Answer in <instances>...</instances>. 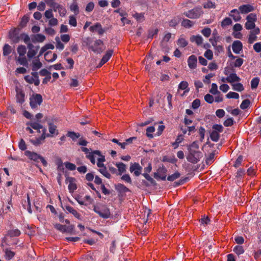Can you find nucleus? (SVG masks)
Instances as JSON below:
<instances>
[{"label":"nucleus","mask_w":261,"mask_h":261,"mask_svg":"<svg viewBox=\"0 0 261 261\" xmlns=\"http://www.w3.org/2000/svg\"><path fill=\"white\" fill-rule=\"evenodd\" d=\"M199 146L197 141L193 142L187 146L188 153L186 158L189 162L192 164H196L200 161L202 158V153L199 150Z\"/></svg>","instance_id":"f257e3e1"},{"label":"nucleus","mask_w":261,"mask_h":261,"mask_svg":"<svg viewBox=\"0 0 261 261\" xmlns=\"http://www.w3.org/2000/svg\"><path fill=\"white\" fill-rule=\"evenodd\" d=\"M93 210L99 217L103 219H108L111 216L110 210L106 205L102 204L101 206L94 205Z\"/></svg>","instance_id":"f03ea898"},{"label":"nucleus","mask_w":261,"mask_h":261,"mask_svg":"<svg viewBox=\"0 0 261 261\" xmlns=\"http://www.w3.org/2000/svg\"><path fill=\"white\" fill-rule=\"evenodd\" d=\"M24 154L31 160H33L35 162H39L40 160L44 166L46 167L47 165V162L45 159L35 152L25 150Z\"/></svg>","instance_id":"7ed1b4c3"},{"label":"nucleus","mask_w":261,"mask_h":261,"mask_svg":"<svg viewBox=\"0 0 261 261\" xmlns=\"http://www.w3.org/2000/svg\"><path fill=\"white\" fill-rule=\"evenodd\" d=\"M81 149L85 152L86 158L89 160L92 164H95V163L94 155H100V151L99 150H95L92 151L91 148L88 149L85 147H81Z\"/></svg>","instance_id":"20e7f679"},{"label":"nucleus","mask_w":261,"mask_h":261,"mask_svg":"<svg viewBox=\"0 0 261 261\" xmlns=\"http://www.w3.org/2000/svg\"><path fill=\"white\" fill-rule=\"evenodd\" d=\"M203 13L201 7H196L184 13L186 17L191 19H196L199 18Z\"/></svg>","instance_id":"39448f33"},{"label":"nucleus","mask_w":261,"mask_h":261,"mask_svg":"<svg viewBox=\"0 0 261 261\" xmlns=\"http://www.w3.org/2000/svg\"><path fill=\"white\" fill-rule=\"evenodd\" d=\"M30 105L32 109L36 108L42 102V97L40 94H33L30 98Z\"/></svg>","instance_id":"423d86ee"},{"label":"nucleus","mask_w":261,"mask_h":261,"mask_svg":"<svg viewBox=\"0 0 261 261\" xmlns=\"http://www.w3.org/2000/svg\"><path fill=\"white\" fill-rule=\"evenodd\" d=\"M103 47V42L100 39H97L94 41L93 44L90 46V48L95 53L100 54L105 49Z\"/></svg>","instance_id":"0eeeda50"},{"label":"nucleus","mask_w":261,"mask_h":261,"mask_svg":"<svg viewBox=\"0 0 261 261\" xmlns=\"http://www.w3.org/2000/svg\"><path fill=\"white\" fill-rule=\"evenodd\" d=\"M167 172V169L163 165L158 168L157 172H154L153 173V177L157 180L161 179L162 180H165L166 179Z\"/></svg>","instance_id":"6e6552de"},{"label":"nucleus","mask_w":261,"mask_h":261,"mask_svg":"<svg viewBox=\"0 0 261 261\" xmlns=\"http://www.w3.org/2000/svg\"><path fill=\"white\" fill-rule=\"evenodd\" d=\"M19 29L14 28L9 33V37L14 43H17L20 40V34L19 35Z\"/></svg>","instance_id":"1a4fd4ad"},{"label":"nucleus","mask_w":261,"mask_h":261,"mask_svg":"<svg viewBox=\"0 0 261 261\" xmlns=\"http://www.w3.org/2000/svg\"><path fill=\"white\" fill-rule=\"evenodd\" d=\"M45 121H47L48 125V129L50 134L53 135L57 132V134H58V130H57V126L54 123L57 121L56 119L53 118H46Z\"/></svg>","instance_id":"9d476101"},{"label":"nucleus","mask_w":261,"mask_h":261,"mask_svg":"<svg viewBox=\"0 0 261 261\" xmlns=\"http://www.w3.org/2000/svg\"><path fill=\"white\" fill-rule=\"evenodd\" d=\"M89 30L91 32H97L98 35H102L106 32L107 30L102 28L100 23L96 22L94 25L90 27Z\"/></svg>","instance_id":"9b49d317"},{"label":"nucleus","mask_w":261,"mask_h":261,"mask_svg":"<svg viewBox=\"0 0 261 261\" xmlns=\"http://www.w3.org/2000/svg\"><path fill=\"white\" fill-rule=\"evenodd\" d=\"M55 227L62 232L68 233H71L74 229V226L72 225L66 226L60 224H56Z\"/></svg>","instance_id":"f8f14e48"},{"label":"nucleus","mask_w":261,"mask_h":261,"mask_svg":"<svg viewBox=\"0 0 261 261\" xmlns=\"http://www.w3.org/2000/svg\"><path fill=\"white\" fill-rule=\"evenodd\" d=\"M142 169V167L138 163L131 164L129 167L130 172H134L136 176H138L141 174Z\"/></svg>","instance_id":"ddd939ff"},{"label":"nucleus","mask_w":261,"mask_h":261,"mask_svg":"<svg viewBox=\"0 0 261 261\" xmlns=\"http://www.w3.org/2000/svg\"><path fill=\"white\" fill-rule=\"evenodd\" d=\"M238 9L241 14H247L253 11L255 7L250 4H246L239 6Z\"/></svg>","instance_id":"4468645a"},{"label":"nucleus","mask_w":261,"mask_h":261,"mask_svg":"<svg viewBox=\"0 0 261 261\" xmlns=\"http://www.w3.org/2000/svg\"><path fill=\"white\" fill-rule=\"evenodd\" d=\"M16 101L19 104H22L24 102L25 94L23 90L19 88L18 87H16Z\"/></svg>","instance_id":"2eb2a0df"},{"label":"nucleus","mask_w":261,"mask_h":261,"mask_svg":"<svg viewBox=\"0 0 261 261\" xmlns=\"http://www.w3.org/2000/svg\"><path fill=\"white\" fill-rule=\"evenodd\" d=\"M75 180L74 177L69 176H67L65 179V182L69 183L68 188L70 193L73 192L77 189L76 185L74 183Z\"/></svg>","instance_id":"dca6fc26"},{"label":"nucleus","mask_w":261,"mask_h":261,"mask_svg":"<svg viewBox=\"0 0 261 261\" xmlns=\"http://www.w3.org/2000/svg\"><path fill=\"white\" fill-rule=\"evenodd\" d=\"M232 49L233 51L236 54H240L243 49V44L239 40L234 41L232 44Z\"/></svg>","instance_id":"f3484780"},{"label":"nucleus","mask_w":261,"mask_h":261,"mask_svg":"<svg viewBox=\"0 0 261 261\" xmlns=\"http://www.w3.org/2000/svg\"><path fill=\"white\" fill-rule=\"evenodd\" d=\"M188 65L190 69H195L197 67V59L195 55L190 56L188 59Z\"/></svg>","instance_id":"a211bd4d"},{"label":"nucleus","mask_w":261,"mask_h":261,"mask_svg":"<svg viewBox=\"0 0 261 261\" xmlns=\"http://www.w3.org/2000/svg\"><path fill=\"white\" fill-rule=\"evenodd\" d=\"M31 38V41L34 43L36 42H43L45 40V36L41 34L32 35Z\"/></svg>","instance_id":"6ab92c4d"},{"label":"nucleus","mask_w":261,"mask_h":261,"mask_svg":"<svg viewBox=\"0 0 261 261\" xmlns=\"http://www.w3.org/2000/svg\"><path fill=\"white\" fill-rule=\"evenodd\" d=\"M227 82L232 84H234V82H239L241 81V79L238 76L236 73H230L229 76L226 77Z\"/></svg>","instance_id":"aec40b11"},{"label":"nucleus","mask_w":261,"mask_h":261,"mask_svg":"<svg viewBox=\"0 0 261 261\" xmlns=\"http://www.w3.org/2000/svg\"><path fill=\"white\" fill-rule=\"evenodd\" d=\"M116 190L120 194L129 192L130 190L124 185L119 183L115 185Z\"/></svg>","instance_id":"412c9836"},{"label":"nucleus","mask_w":261,"mask_h":261,"mask_svg":"<svg viewBox=\"0 0 261 261\" xmlns=\"http://www.w3.org/2000/svg\"><path fill=\"white\" fill-rule=\"evenodd\" d=\"M115 166L117 167V175H121L126 172V166L122 162L116 163Z\"/></svg>","instance_id":"4be33fe9"},{"label":"nucleus","mask_w":261,"mask_h":261,"mask_svg":"<svg viewBox=\"0 0 261 261\" xmlns=\"http://www.w3.org/2000/svg\"><path fill=\"white\" fill-rule=\"evenodd\" d=\"M3 251L5 253L4 257L7 260H11L15 255V253L11 251L9 248L4 249Z\"/></svg>","instance_id":"5701e85b"},{"label":"nucleus","mask_w":261,"mask_h":261,"mask_svg":"<svg viewBox=\"0 0 261 261\" xmlns=\"http://www.w3.org/2000/svg\"><path fill=\"white\" fill-rule=\"evenodd\" d=\"M62 207L64 209L65 208L69 213L72 214L77 219H81V215L72 206L69 205H65L64 207Z\"/></svg>","instance_id":"b1692460"},{"label":"nucleus","mask_w":261,"mask_h":261,"mask_svg":"<svg viewBox=\"0 0 261 261\" xmlns=\"http://www.w3.org/2000/svg\"><path fill=\"white\" fill-rule=\"evenodd\" d=\"M240 13H241L239 11V9L237 10L236 9H234L230 11L229 15L231 17H232V18L235 21H238L241 19V17L240 15Z\"/></svg>","instance_id":"393cba45"},{"label":"nucleus","mask_w":261,"mask_h":261,"mask_svg":"<svg viewBox=\"0 0 261 261\" xmlns=\"http://www.w3.org/2000/svg\"><path fill=\"white\" fill-rule=\"evenodd\" d=\"M190 41L192 42H195L197 45H200L202 43L203 38L200 35H193L190 37Z\"/></svg>","instance_id":"a878e982"},{"label":"nucleus","mask_w":261,"mask_h":261,"mask_svg":"<svg viewBox=\"0 0 261 261\" xmlns=\"http://www.w3.org/2000/svg\"><path fill=\"white\" fill-rule=\"evenodd\" d=\"M216 150L211 153L205 159V163L206 165H211L215 160Z\"/></svg>","instance_id":"bb28decb"},{"label":"nucleus","mask_w":261,"mask_h":261,"mask_svg":"<svg viewBox=\"0 0 261 261\" xmlns=\"http://www.w3.org/2000/svg\"><path fill=\"white\" fill-rule=\"evenodd\" d=\"M210 137L211 138V139L214 141V142H217L220 139V135L219 134V133L216 130H212L210 133Z\"/></svg>","instance_id":"cd10ccee"},{"label":"nucleus","mask_w":261,"mask_h":261,"mask_svg":"<svg viewBox=\"0 0 261 261\" xmlns=\"http://www.w3.org/2000/svg\"><path fill=\"white\" fill-rule=\"evenodd\" d=\"M27 124L30 125L32 128L37 130L39 133L40 132V129L43 128V126L42 125L36 122H28Z\"/></svg>","instance_id":"c85d7f7f"},{"label":"nucleus","mask_w":261,"mask_h":261,"mask_svg":"<svg viewBox=\"0 0 261 261\" xmlns=\"http://www.w3.org/2000/svg\"><path fill=\"white\" fill-rule=\"evenodd\" d=\"M246 171L243 168H239L236 173V177L238 180H241L245 175Z\"/></svg>","instance_id":"c756f323"},{"label":"nucleus","mask_w":261,"mask_h":261,"mask_svg":"<svg viewBox=\"0 0 261 261\" xmlns=\"http://www.w3.org/2000/svg\"><path fill=\"white\" fill-rule=\"evenodd\" d=\"M231 86L232 87V89L236 91L241 92L244 89L243 85L241 83L232 84Z\"/></svg>","instance_id":"7c9ffc66"},{"label":"nucleus","mask_w":261,"mask_h":261,"mask_svg":"<svg viewBox=\"0 0 261 261\" xmlns=\"http://www.w3.org/2000/svg\"><path fill=\"white\" fill-rule=\"evenodd\" d=\"M39 49V46H37L35 47V48L33 49L29 50L27 56L29 59H32L33 58L37 53L38 49Z\"/></svg>","instance_id":"2f4dec72"},{"label":"nucleus","mask_w":261,"mask_h":261,"mask_svg":"<svg viewBox=\"0 0 261 261\" xmlns=\"http://www.w3.org/2000/svg\"><path fill=\"white\" fill-rule=\"evenodd\" d=\"M21 232L18 229L10 230L8 231L7 235L10 237H18Z\"/></svg>","instance_id":"473e14b6"},{"label":"nucleus","mask_w":261,"mask_h":261,"mask_svg":"<svg viewBox=\"0 0 261 261\" xmlns=\"http://www.w3.org/2000/svg\"><path fill=\"white\" fill-rule=\"evenodd\" d=\"M29 20V17L27 15H24L20 22L19 23V27H20V29H22L26 27L28 22Z\"/></svg>","instance_id":"72a5a7b5"},{"label":"nucleus","mask_w":261,"mask_h":261,"mask_svg":"<svg viewBox=\"0 0 261 261\" xmlns=\"http://www.w3.org/2000/svg\"><path fill=\"white\" fill-rule=\"evenodd\" d=\"M27 52V48L23 45H20L17 47V53L19 56H24Z\"/></svg>","instance_id":"f704fd0d"},{"label":"nucleus","mask_w":261,"mask_h":261,"mask_svg":"<svg viewBox=\"0 0 261 261\" xmlns=\"http://www.w3.org/2000/svg\"><path fill=\"white\" fill-rule=\"evenodd\" d=\"M12 52V48L8 44H5L3 47V55L4 56H8Z\"/></svg>","instance_id":"c9c22d12"},{"label":"nucleus","mask_w":261,"mask_h":261,"mask_svg":"<svg viewBox=\"0 0 261 261\" xmlns=\"http://www.w3.org/2000/svg\"><path fill=\"white\" fill-rule=\"evenodd\" d=\"M193 24L194 23L192 21L187 19H184L181 23L182 27L186 28H191Z\"/></svg>","instance_id":"e433bc0d"},{"label":"nucleus","mask_w":261,"mask_h":261,"mask_svg":"<svg viewBox=\"0 0 261 261\" xmlns=\"http://www.w3.org/2000/svg\"><path fill=\"white\" fill-rule=\"evenodd\" d=\"M133 16L139 22H142L145 19L144 13H139L136 12Z\"/></svg>","instance_id":"4c0bfd02"},{"label":"nucleus","mask_w":261,"mask_h":261,"mask_svg":"<svg viewBox=\"0 0 261 261\" xmlns=\"http://www.w3.org/2000/svg\"><path fill=\"white\" fill-rule=\"evenodd\" d=\"M233 251L238 255H240L244 253V250L242 246H236L233 249Z\"/></svg>","instance_id":"58836bf2"},{"label":"nucleus","mask_w":261,"mask_h":261,"mask_svg":"<svg viewBox=\"0 0 261 261\" xmlns=\"http://www.w3.org/2000/svg\"><path fill=\"white\" fill-rule=\"evenodd\" d=\"M66 136L70 137L73 141H75L80 137L79 133H76L74 132H68Z\"/></svg>","instance_id":"ea45409f"},{"label":"nucleus","mask_w":261,"mask_h":261,"mask_svg":"<svg viewBox=\"0 0 261 261\" xmlns=\"http://www.w3.org/2000/svg\"><path fill=\"white\" fill-rule=\"evenodd\" d=\"M198 133L200 136V141L202 142L204 139L205 136V128L202 127L200 126L198 128Z\"/></svg>","instance_id":"a19ab883"},{"label":"nucleus","mask_w":261,"mask_h":261,"mask_svg":"<svg viewBox=\"0 0 261 261\" xmlns=\"http://www.w3.org/2000/svg\"><path fill=\"white\" fill-rule=\"evenodd\" d=\"M177 44L180 47H185L188 45V43L185 38H179L177 40Z\"/></svg>","instance_id":"79ce46f5"},{"label":"nucleus","mask_w":261,"mask_h":261,"mask_svg":"<svg viewBox=\"0 0 261 261\" xmlns=\"http://www.w3.org/2000/svg\"><path fill=\"white\" fill-rule=\"evenodd\" d=\"M180 176V174L178 171H176L172 175H169L167 177V180L170 181H173L179 178Z\"/></svg>","instance_id":"37998d69"},{"label":"nucleus","mask_w":261,"mask_h":261,"mask_svg":"<svg viewBox=\"0 0 261 261\" xmlns=\"http://www.w3.org/2000/svg\"><path fill=\"white\" fill-rule=\"evenodd\" d=\"M188 83L186 81L181 82L178 85V89L181 90H186L185 92H189V89L188 88Z\"/></svg>","instance_id":"c03bdc74"},{"label":"nucleus","mask_w":261,"mask_h":261,"mask_svg":"<svg viewBox=\"0 0 261 261\" xmlns=\"http://www.w3.org/2000/svg\"><path fill=\"white\" fill-rule=\"evenodd\" d=\"M70 10L74 12L75 15H77L79 13V8L76 3H73L70 6Z\"/></svg>","instance_id":"a18cd8bd"},{"label":"nucleus","mask_w":261,"mask_h":261,"mask_svg":"<svg viewBox=\"0 0 261 261\" xmlns=\"http://www.w3.org/2000/svg\"><path fill=\"white\" fill-rule=\"evenodd\" d=\"M259 82V79L258 77H254L251 81V87L252 89L257 87Z\"/></svg>","instance_id":"49530a36"},{"label":"nucleus","mask_w":261,"mask_h":261,"mask_svg":"<svg viewBox=\"0 0 261 261\" xmlns=\"http://www.w3.org/2000/svg\"><path fill=\"white\" fill-rule=\"evenodd\" d=\"M98 171L101 173L104 176L108 178H110L111 177V174L109 173L107 170V167H105L103 168H100L98 169Z\"/></svg>","instance_id":"de8ad7c7"},{"label":"nucleus","mask_w":261,"mask_h":261,"mask_svg":"<svg viewBox=\"0 0 261 261\" xmlns=\"http://www.w3.org/2000/svg\"><path fill=\"white\" fill-rule=\"evenodd\" d=\"M250 104V101L248 99L244 100L240 105V108L245 110L248 108Z\"/></svg>","instance_id":"09e8293b"},{"label":"nucleus","mask_w":261,"mask_h":261,"mask_svg":"<svg viewBox=\"0 0 261 261\" xmlns=\"http://www.w3.org/2000/svg\"><path fill=\"white\" fill-rule=\"evenodd\" d=\"M210 92L214 95L220 94V92L218 90V86L216 84L213 83L212 84V88L210 90Z\"/></svg>","instance_id":"8fccbe9b"},{"label":"nucleus","mask_w":261,"mask_h":261,"mask_svg":"<svg viewBox=\"0 0 261 261\" xmlns=\"http://www.w3.org/2000/svg\"><path fill=\"white\" fill-rule=\"evenodd\" d=\"M42 66V63L39 61H34L33 62L32 70L36 71L40 68Z\"/></svg>","instance_id":"3c124183"},{"label":"nucleus","mask_w":261,"mask_h":261,"mask_svg":"<svg viewBox=\"0 0 261 261\" xmlns=\"http://www.w3.org/2000/svg\"><path fill=\"white\" fill-rule=\"evenodd\" d=\"M17 61L20 65L25 66L28 65V61L24 56L21 57L19 56V57L17 59Z\"/></svg>","instance_id":"603ef678"},{"label":"nucleus","mask_w":261,"mask_h":261,"mask_svg":"<svg viewBox=\"0 0 261 261\" xmlns=\"http://www.w3.org/2000/svg\"><path fill=\"white\" fill-rule=\"evenodd\" d=\"M20 40H22L23 42L26 44L30 42L31 38V37L25 33H22L20 34Z\"/></svg>","instance_id":"864d4df0"},{"label":"nucleus","mask_w":261,"mask_h":261,"mask_svg":"<svg viewBox=\"0 0 261 261\" xmlns=\"http://www.w3.org/2000/svg\"><path fill=\"white\" fill-rule=\"evenodd\" d=\"M154 131L155 128L154 126L148 127L146 129V136L149 138H152L153 136L151 133H153Z\"/></svg>","instance_id":"5fc2aeb1"},{"label":"nucleus","mask_w":261,"mask_h":261,"mask_svg":"<svg viewBox=\"0 0 261 261\" xmlns=\"http://www.w3.org/2000/svg\"><path fill=\"white\" fill-rule=\"evenodd\" d=\"M255 27L254 22L247 20L245 24V27L247 30H252Z\"/></svg>","instance_id":"6e6d98bb"},{"label":"nucleus","mask_w":261,"mask_h":261,"mask_svg":"<svg viewBox=\"0 0 261 261\" xmlns=\"http://www.w3.org/2000/svg\"><path fill=\"white\" fill-rule=\"evenodd\" d=\"M113 54V50L112 49H110L106 52L102 58L107 62L112 57Z\"/></svg>","instance_id":"4d7b16f0"},{"label":"nucleus","mask_w":261,"mask_h":261,"mask_svg":"<svg viewBox=\"0 0 261 261\" xmlns=\"http://www.w3.org/2000/svg\"><path fill=\"white\" fill-rule=\"evenodd\" d=\"M64 165L66 168L70 171H73L75 170L76 168L75 164L71 163L70 162H65Z\"/></svg>","instance_id":"13d9d810"},{"label":"nucleus","mask_w":261,"mask_h":261,"mask_svg":"<svg viewBox=\"0 0 261 261\" xmlns=\"http://www.w3.org/2000/svg\"><path fill=\"white\" fill-rule=\"evenodd\" d=\"M226 96L227 98L238 99L239 98V95L238 93L231 91L228 92Z\"/></svg>","instance_id":"bf43d9fd"},{"label":"nucleus","mask_w":261,"mask_h":261,"mask_svg":"<svg viewBox=\"0 0 261 261\" xmlns=\"http://www.w3.org/2000/svg\"><path fill=\"white\" fill-rule=\"evenodd\" d=\"M232 23L231 19L229 17H226L225 19L223 20L221 22V26L222 27H225L226 26L229 25L231 24Z\"/></svg>","instance_id":"052dcab7"},{"label":"nucleus","mask_w":261,"mask_h":261,"mask_svg":"<svg viewBox=\"0 0 261 261\" xmlns=\"http://www.w3.org/2000/svg\"><path fill=\"white\" fill-rule=\"evenodd\" d=\"M246 20L255 22L257 20V16L255 13H250L246 17Z\"/></svg>","instance_id":"680f3d73"},{"label":"nucleus","mask_w":261,"mask_h":261,"mask_svg":"<svg viewBox=\"0 0 261 261\" xmlns=\"http://www.w3.org/2000/svg\"><path fill=\"white\" fill-rule=\"evenodd\" d=\"M212 128L213 129V130H216L219 133H222L223 130V127L221 124H214L212 126Z\"/></svg>","instance_id":"e2e57ef3"},{"label":"nucleus","mask_w":261,"mask_h":261,"mask_svg":"<svg viewBox=\"0 0 261 261\" xmlns=\"http://www.w3.org/2000/svg\"><path fill=\"white\" fill-rule=\"evenodd\" d=\"M257 39V36L256 35L252 34L250 32L248 42L249 44L253 43Z\"/></svg>","instance_id":"0e129e2a"},{"label":"nucleus","mask_w":261,"mask_h":261,"mask_svg":"<svg viewBox=\"0 0 261 261\" xmlns=\"http://www.w3.org/2000/svg\"><path fill=\"white\" fill-rule=\"evenodd\" d=\"M204 56L208 60H212L213 58V53L210 49H207L204 54Z\"/></svg>","instance_id":"69168bd1"},{"label":"nucleus","mask_w":261,"mask_h":261,"mask_svg":"<svg viewBox=\"0 0 261 261\" xmlns=\"http://www.w3.org/2000/svg\"><path fill=\"white\" fill-rule=\"evenodd\" d=\"M211 32H212V31H211V29L209 28H205L201 31V33L202 34V35L206 37H210V36L211 35Z\"/></svg>","instance_id":"338daca9"},{"label":"nucleus","mask_w":261,"mask_h":261,"mask_svg":"<svg viewBox=\"0 0 261 261\" xmlns=\"http://www.w3.org/2000/svg\"><path fill=\"white\" fill-rule=\"evenodd\" d=\"M243 159L242 155H239L235 161L233 166L236 168L239 167L241 165Z\"/></svg>","instance_id":"774afa93"}]
</instances>
